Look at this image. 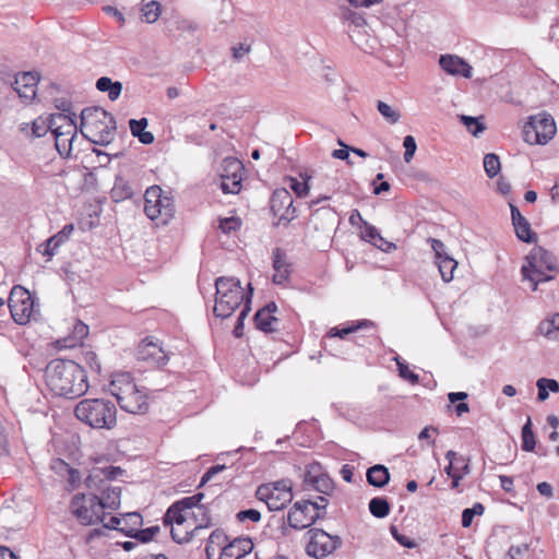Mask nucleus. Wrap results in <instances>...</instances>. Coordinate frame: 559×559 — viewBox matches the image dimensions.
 <instances>
[{
	"label": "nucleus",
	"mask_w": 559,
	"mask_h": 559,
	"mask_svg": "<svg viewBox=\"0 0 559 559\" xmlns=\"http://www.w3.org/2000/svg\"><path fill=\"white\" fill-rule=\"evenodd\" d=\"M53 128H55V126H52V115H51L48 120H45L41 118L34 120L33 124H32V133L34 136L40 138V136L45 135L48 131L52 132Z\"/></svg>",
	"instance_id": "nucleus-40"
},
{
	"label": "nucleus",
	"mask_w": 559,
	"mask_h": 559,
	"mask_svg": "<svg viewBox=\"0 0 559 559\" xmlns=\"http://www.w3.org/2000/svg\"><path fill=\"white\" fill-rule=\"evenodd\" d=\"M508 556L510 557V559H528L530 545L527 543L512 545L509 548Z\"/></svg>",
	"instance_id": "nucleus-48"
},
{
	"label": "nucleus",
	"mask_w": 559,
	"mask_h": 559,
	"mask_svg": "<svg viewBox=\"0 0 559 559\" xmlns=\"http://www.w3.org/2000/svg\"><path fill=\"white\" fill-rule=\"evenodd\" d=\"M72 231L73 225H66L58 234L48 238L44 243H40L37 251L50 259L55 255L57 249L69 239Z\"/></svg>",
	"instance_id": "nucleus-23"
},
{
	"label": "nucleus",
	"mask_w": 559,
	"mask_h": 559,
	"mask_svg": "<svg viewBox=\"0 0 559 559\" xmlns=\"http://www.w3.org/2000/svg\"><path fill=\"white\" fill-rule=\"evenodd\" d=\"M364 225H365V230L362 233L364 239L366 241L371 242L373 246L381 249L382 251L388 252V249L383 248L382 245L378 243V239H381V235H380L379 230L373 225H370L367 222H364Z\"/></svg>",
	"instance_id": "nucleus-43"
},
{
	"label": "nucleus",
	"mask_w": 559,
	"mask_h": 559,
	"mask_svg": "<svg viewBox=\"0 0 559 559\" xmlns=\"http://www.w3.org/2000/svg\"><path fill=\"white\" fill-rule=\"evenodd\" d=\"M227 538V535L222 530H215L211 533L205 547L207 559H217L221 549L226 545Z\"/></svg>",
	"instance_id": "nucleus-25"
},
{
	"label": "nucleus",
	"mask_w": 559,
	"mask_h": 559,
	"mask_svg": "<svg viewBox=\"0 0 559 559\" xmlns=\"http://www.w3.org/2000/svg\"><path fill=\"white\" fill-rule=\"evenodd\" d=\"M162 12V5L157 1H150L145 5H142V20L144 19L147 23H154L158 20Z\"/></svg>",
	"instance_id": "nucleus-37"
},
{
	"label": "nucleus",
	"mask_w": 559,
	"mask_h": 559,
	"mask_svg": "<svg viewBox=\"0 0 559 559\" xmlns=\"http://www.w3.org/2000/svg\"><path fill=\"white\" fill-rule=\"evenodd\" d=\"M272 266L274 275L272 281L276 285L284 284L288 281L292 273V264L288 262L286 253L281 248L272 251Z\"/></svg>",
	"instance_id": "nucleus-20"
},
{
	"label": "nucleus",
	"mask_w": 559,
	"mask_h": 559,
	"mask_svg": "<svg viewBox=\"0 0 559 559\" xmlns=\"http://www.w3.org/2000/svg\"><path fill=\"white\" fill-rule=\"evenodd\" d=\"M276 311L277 306L275 302H269L258 310L254 314L255 328L265 333L274 332L276 330L275 324L277 323V318L274 316Z\"/></svg>",
	"instance_id": "nucleus-22"
},
{
	"label": "nucleus",
	"mask_w": 559,
	"mask_h": 559,
	"mask_svg": "<svg viewBox=\"0 0 559 559\" xmlns=\"http://www.w3.org/2000/svg\"><path fill=\"white\" fill-rule=\"evenodd\" d=\"M311 481L313 488L323 495H329L334 489L333 480L326 475H319Z\"/></svg>",
	"instance_id": "nucleus-44"
},
{
	"label": "nucleus",
	"mask_w": 559,
	"mask_h": 559,
	"mask_svg": "<svg viewBox=\"0 0 559 559\" xmlns=\"http://www.w3.org/2000/svg\"><path fill=\"white\" fill-rule=\"evenodd\" d=\"M250 311V306L245 305L243 309L238 316L236 325L234 328L233 334L235 337H241L243 335V328H245V319L247 318L248 313Z\"/></svg>",
	"instance_id": "nucleus-51"
},
{
	"label": "nucleus",
	"mask_w": 559,
	"mask_h": 559,
	"mask_svg": "<svg viewBox=\"0 0 559 559\" xmlns=\"http://www.w3.org/2000/svg\"><path fill=\"white\" fill-rule=\"evenodd\" d=\"M431 248L436 253V260L443 259L444 255H449L445 252L444 243L439 239H431Z\"/></svg>",
	"instance_id": "nucleus-57"
},
{
	"label": "nucleus",
	"mask_w": 559,
	"mask_h": 559,
	"mask_svg": "<svg viewBox=\"0 0 559 559\" xmlns=\"http://www.w3.org/2000/svg\"><path fill=\"white\" fill-rule=\"evenodd\" d=\"M39 81V75L37 72H23L16 75L14 81V87H23L28 85V87H36Z\"/></svg>",
	"instance_id": "nucleus-42"
},
{
	"label": "nucleus",
	"mask_w": 559,
	"mask_h": 559,
	"mask_svg": "<svg viewBox=\"0 0 559 559\" xmlns=\"http://www.w3.org/2000/svg\"><path fill=\"white\" fill-rule=\"evenodd\" d=\"M484 506L481 503H475L473 508L464 509L462 512V526L469 527L475 515H481L484 513Z\"/></svg>",
	"instance_id": "nucleus-45"
},
{
	"label": "nucleus",
	"mask_w": 559,
	"mask_h": 559,
	"mask_svg": "<svg viewBox=\"0 0 559 559\" xmlns=\"http://www.w3.org/2000/svg\"><path fill=\"white\" fill-rule=\"evenodd\" d=\"M325 504L311 500L297 501L287 513L288 525L294 530H304L311 526L317 520L324 516Z\"/></svg>",
	"instance_id": "nucleus-12"
},
{
	"label": "nucleus",
	"mask_w": 559,
	"mask_h": 559,
	"mask_svg": "<svg viewBox=\"0 0 559 559\" xmlns=\"http://www.w3.org/2000/svg\"><path fill=\"white\" fill-rule=\"evenodd\" d=\"M374 328V323L370 320L364 319L356 322H350L344 328H332L326 336L329 337H340L344 338L346 335L354 333L358 330L372 329Z\"/></svg>",
	"instance_id": "nucleus-26"
},
{
	"label": "nucleus",
	"mask_w": 559,
	"mask_h": 559,
	"mask_svg": "<svg viewBox=\"0 0 559 559\" xmlns=\"http://www.w3.org/2000/svg\"><path fill=\"white\" fill-rule=\"evenodd\" d=\"M290 192L285 189H276L270 200L271 211L280 221L290 222L295 218L296 209Z\"/></svg>",
	"instance_id": "nucleus-17"
},
{
	"label": "nucleus",
	"mask_w": 559,
	"mask_h": 559,
	"mask_svg": "<svg viewBox=\"0 0 559 559\" xmlns=\"http://www.w3.org/2000/svg\"><path fill=\"white\" fill-rule=\"evenodd\" d=\"M190 520H192V526L198 533L200 530L212 526V518L206 506L200 502L193 507L190 511Z\"/></svg>",
	"instance_id": "nucleus-24"
},
{
	"label": "nucleus",
	"mask_w": 559,
	"mask_h": 559,
	"mask_svg": "<svg viewBox=\"0 0 559 559\" xmlns=\"http://www.w3.org/2000/svg\"><path fill=\"white\" fill-rule=\"evenodd\" d=\"M162 538L166 539V534L165 532L162 533L159 525L142 528V544H150L153 540L159 542Z\"/></svg>",
	"instance_id": "nucleus-41"
},
{
	"label": "nucleus",
	"mask_w": 559,
	"mask_h": 559,
	"mask_svg": "<svg viewBox=\"0 0 559 559\" xmlns=\"http://www.w3.org/2000/svg\"><path fill=\"white\" fill-rule=\"evenodd\" d=\"M9 455V440L4 433V427L0 424V457H8Z\"/></svg>",
	"instance_id": "nucleus-55"
},
{
	"label": "nucleus",
	"mask_w": 559,
	"mask_h": 559,
	"mask_svg": "<svg viewBox=\"0 0 559 559\" xmlns=\"http://www.w3.org/2000/svg\"><path fill=\"white\" fill-rule=\"evenodd\" d=\"M390 480L389 469L381 464L373 465L367 471V481L378 488L384 487Z\"/></svg>",
	"instance_id": "nucleus-27"
},
{
	"label": "nucleus",
	"mask_w": 559,
	"mask_h": 559,
	"mask_svg": "<svg viewBox=\"0 0 559 559\" xmlns=\"http://www.w3.org/2000/svg\"><path fill=\"white\" fill-rule=\"evenodd\" d=\"M557 128L552 116L546 111L531 116L523 127V139L530 145L548 143Z\"/></svg>",
	"instance_id": "nucleus-8"
},
{
	"label": "nucleus",
	"mask_w": 559,
	"mask_h": 559,
	"mask_svg": "<svg viewBox=\"0 0 559 559\" xmlns=\"http://www.w3.org/2000/svg\"><path fill=\"white\" fill-rule=\"evenodd\" d=\"M253 549V542L249 537H236L225 545L217 559H241Z\"/></svg>",
	"instance_id": "nucleus-19"
},
{
	"label": "nucleus",
	"mask_w": 559,
	"mask_h": 559,
	"mask_svg": "<svg viewBox=\"0 0 559 559\" xmlns=\"http://www.w3.org/2000/svg\"><path fill=\"white\" fill-rule=\"evenodd\" d=\"M168 528L173 540L178 544L189 543L197 535L195 528L189 521L185 525H169Z\"/></svg>",
	"instance_id": "nucleus-28"
},
{
	"label": "nucleus",
	"mask_w": 559,
	"mask_h": 559,
	"mask_svg": "<svg viewBox=\"0 0 559 559\" xmlns=\"http://www.w3.org/2000/svg\"><path fill=\"white\" fill-rule=\"evenodd\" d=\"M391 532L394 536V538L404 547H407V548H414L415 547V542L414 540H411L408 537L404 536V535H401L397 533V530L395 527H391Z\"/></svg>",
	"instance_id": "nucleus-60"
},
{
	"label": "nucleus",
	"mask_w": 559,
	"mask_h": 559,
	"mask_svg": "<svg viewBox=\"0 0 559 559\" xmlns=\"http://www.w3.org/2000/svg\"><path fill=\"white\" fill-rule=\"evenodd\" d=\"M289 188L299 197H306L309 191V186L306 181H299L295 178L290 179Z\"/></svg>",
	"instance_id": "nucleus-53"
},
{
	"label": "nucleus",
	"mask_w": 559,
	"mask_h": 559,
	"mask_svg": "<svg viewBox=\"0 0 559 559\" xmlns=\"http://www.w3.org/2000/svg\"><path fill=\"white\" fill-rule=\"evenodd\" d=\"M233 57L235 60L240 61L246 55L251 51L250 45L239 44L231 48Z\"/></svg>",
	"instance_id": "nucleus-56"
},
{
	"label": "nucleus",
	"mask_w": 559,
	"mask_h": 559,
	"mask_svg": "<svg viewBox=\"0 0 559 559\" xmlns=\"http://www.w3.org/2000/svg\"><path fill=\"white\" fill-rule=\"evenodd\" d=\"M133 195V187L130 181L122 176H117L111 189V198L115 202H120Z\"/></svg>",
	"instance_id": "nucleus-29"
},
{
	"label": "nucleus",
	"mask_w": 559,
	"mask_h": 559,
	"mask_svg": "<svg viewBox=\"0 0 559 559\" xmlns=\"http://www.w3.org/2000/svg\"><path fill=\"white\" fill-rule=\"evenodd\" d=\"M225 469V465H214L202 476L200 486L205 485L213 476Z\"/></svg>",
	"instance_id": "nucleus-58"
},
{
	"label": "nucleus",
	"mask_w": 559,
	"mask_h": 559,
	"mask_svg": "<svg viewBox=\"0 0 559 559\" xmlns=\"http://www.w3.org/2000/svg\"><path fill=\"white\" fill-rule=\"evenodd\" d=\"M55 146L60 156L70 157L78 127L73 117L64 114L52 115Z\"/></svg>",
	"instance_id": "nucleus-11"
},
{
	"label": "nucleus",
	"mask_w": 559,
	"mask_h": 559,
	"mask_svg": "<svg viewBox=\"0 0 559 559\" xmlns=\"http://www.w3.org/2000/svg\"><path fill=\"white\" fill-rule=\"evenodd\" d=\"M441 278L449 283L453 280V273L457 267V262L450 255H444L443 259L436 260Z\"/></svg>",
	"instance_id": "nucleus-31"
},
{
	"label": "nucleus",
	"mask_w": 559,
	"mask_h": 559,
	"mask_svg": "<svg viewBox=\"0 0 559 559\" xmlns=\"http://www.w3.org/2000/svg\"><path fill=\"white\" fill-rule=\"evenodd\" d=\"M516 237L526 243H532L536 240L537 236L532 230L531 224L526 218L513 225Z\"/></svg>",
	"instance_id": "nucleus-33"
},
{
	"label": "nucleus",
	"mask_w": 559,
	"mask_h": 559,
	"mask_svg": "<svg viewBox=\"0 0 559 559\" xmlns=\"http://www.w3.org/2000/svg\"><path fill=\"white\" fill-rule=\"evenodd\" d=\"M144 213L151 221L157 224H167L174 216V203L169 197L163 194L158 186H152L144 193Z\"/></svg>",
	"instance_id": "nucleus-9"
},
{
	"label": "nucleus",
	"mask_w": 559,
	"mask_h": 559,
	"mask_svg": "<svg viewBox=\"0 0 559 559\" xmlns=\"http://www.w3.org/2000/svg\"><path fill=\"white\" fill-rule=\"evenodd\" d=\"M255 497L263 501L270 511H280L293 500L292 483L287 479H282L262 484L258 487Z\"/></svg>",
	"instance_id": "nucleus-10"
},
{
	"label": "nucleus",
	"mask_w": 559,
	"mask_h": 559,
	"mask_svg": "<svg viewBox=\"0 0 559 559\" xmlns=\"http://www.w3.org/2000/svg\"><path fill=\"white\" fill-rule=\"evenodd\" d=\"M309 543L306 551L310 557L323 559L342 546V538L337 535H330L320 528H311Z\"/></svg>",
	"instance_id": "nucleus-14"
},
{
	"label": "nucleus",
	"mask_w": 559,
	"mask_h": 559,
	"mask_svg": "<svg viewBox=\"0 0 559 559\" xmlns=\"http://www.w3.org/2000/svg\"><path fill=\"white\" fill-rule=\"evenodd\" d=\"M103 11L106 14L111 15L112 17H115L120 23V25H122L124 23V16H123V14L117 8H115L112 5H105L103 8Z\"/></svg>",
	"instance_id": "nucleus-62"
},
{
	"label": "nucleus",
	"mask_w": 559,
	"mask_h": 559,
	"mask_svg": "<svg viewBox=\"0 0 559 559\" xmlns=\"http://www.w3.org/2000/svg\"><path fill=\"white\" fill-rule=\"evenodd\" d=\"M80 130L84 138L98 145L111 143L116 134V120L102 107L84 108L80 116Z\"/></svg>",
	"instance_id": "nucleus-5"
},
{
	"label": "nucleus",
	"mask_w": 559,
	"mask_h": 559,
	"mask_svg": "<svg viewBox=\"0 0 559 559\" xmlns=\"http://www.w3.org/2000/svg\"><path fill=\"white\" fill-rule=\"evenodd\" d=\"M440 67L451 75H461L466 79L472 76V67L462 58L453 55L440 57Z\"/></svg>",
	"instance_id": "nucleus-21"
},
{
	"label": "nucleus",
	"mask_w": 559,
	"mask_h": 559,
	"mask_svg": "<svg viewBox=\"0 0 559 559\" xmlns=\"http://www.w3.org/2000/svg\"><path fill=\"white\" fill-rule=\"evenodd\" d=\"M204 498V493L198 492L195 495L185 497L181 500L173 503L166 511L163 518L164 531H167L169 525H185L190 521V511Z\"/></svg>",
	"instance_id": "nucleus-15"
},
{
	"label": "nucleus",
	"mask_w": 559,
	"mask_h": 559,
	"mask_svg": "<svg viewBox=\"0 0 559 559\" xmlns=\"http://www.w3.org/2000/svg\"><path fill=\"white\" fill-rule=\"evenodd\" d=\"M75 417L95 429H111L117 421V411L110 401L104 399L82 400L74 408Z\"/></svg>",
	"instance_id": "nucleus-6"
},
{
	"label": "nucleus",
	"mask_w": 559,
	"mask_h": 559,
	"mask_svg": "<svg viewBox=\"0 0 559 559\" xmlns=\"http://www.w3.org/2000/svg\"><path fill=\"white\" fill-rule=\"evenodd\" d=\"M539 331L542 334L549 338L559 337V313H555L550 319L543 321L539 324Z\"/></svg>",
	"instance_id": "nucleus-34"
},
{
	"label": "nucleus",
	"mask_w": 559,
	"mask_h": 559,
	"mask_svg": "<svg viewBox=\"0 0 559 559\" xmlns=\"http://www.w3.org/2000/svg\"><path fill=\"white\" fill-rule=\"evenodd\" d=\"M243 164L235 157L224 158L221 173V189L224 193L236 194L241 190Z\"/></svg>",
	"instance_id": "nucleus-16"
},
{
	"label": "nucleus",
	"mask_w": 559,
	"mask_h": 559,
	"mask_svg": "<svg viewBox=\"0 0 559 559\" xmlns=\"http://www.w3.org/2000/svg\"><path fill=\"white\" fill-rule=\"evenodd\" d=\"M84 361L90 366V368L93 371L100 372V362L97 358V355L92 352L87 350L84 353Z\"/></svg>",
	"instance_id": "nucleus-54"
},
{
	"label": "nucleus",
	"mask_w": 559,
	"mask_h": 559,
	"mask_svg": "<svg viewBox=\"0 0 559 559\" xmlns=\"http://www.w3.org/2000/svg\"><path fill=\"white\" fill-rule=\"evenodd\" d=\"M59 464L63 465L66 467V469L68 471V474H69V483L72 485V486H76L78 483H80V472L78 469H74V468H71L67 463H64L63 461H59Z\"/></svg>",
	"instance_id": "nucleus-59"
},
{
	"label": "nucleus",
	"mask_w": 559,
	"mask_h": 559,
	"mask_svg": "<svg viewBox=\"0 0 559 559\" xmlns=\"http://www.w3.org/2000/svg\"><path fill=\"white\" fill-rule=\"evenodd\" d=\"M377 109L390 124L397 123L401 118V112L397 109L382 100L377 103Z\"/></svg>",
	"instance_id": "nucleus-36"
},
{
	"label": "nucleus",
	"mask_w": 559,
	"mask_h": 559,
	"mask_svg": "<svg viewBox=\"0 0 559 559\" xmlns=\"http://www.w3.org/2000/svg\"><path fill=\"white\" fill-rule=\"evenodd\" d=\"M96 88L99 92H107L108 98L114 102L119 98L122 91V84L119 81L114 82L108 76H102L96 81Z\"/></svg>",
	"instance_id": "nucleus-30"
},
{
	"label": "nucleus",
	"mask_w": 559,
	"mask_h": 559,
	"mask_svg": "<svg viewBox=\"0 0 559 559\" xmlns=\"http://www.w3.org/2000/svg\"><path fill=\"white\" fill-rule=\"evenodd\" d=\"M484 168L489 178L496 177L501 169V164L498 155L488 153L484 157Z\"/></svg>",
	"instance_id": "nucleus-38"
},
{
	"label": "nucleus",
	"mask_w": 559,
	"mask_h": 559,
	"mask_svg": "<svg viewBox=\"0 0 559 559\" xmlns=\"http://www.w3.org/2000/svg\"><path fill=\"white\" fill-rule=\"evenodd\" d=\"M168 361V355L162 347L160 343L153 337L142 340V364L147 368H160Z\"/></svg>",
	"instance_id": "nucleus-18"
},
{
	"label": "nucleus",
	"mask_w": 559,
	"mask_h": 559,
	"mask_svg": "<svg viewBox=\"0 0 559 559\" xmlns=\"http://www.w3.org/2000/svg\"><path fill=\"white\" fill-rule=\"evenodd\" d=\"M88 335V326L83 322H78L74 325L73 336L67 340V347H74L78 344L82 343L83 340Z\"/></svg>",
	"instance_id": "nucleus-39"
},
{
	"label": "nucleus",
	"mask_w": 559,
	"mask_h": 559,
	"mask_svg": "<svg viewBox=\"0 0 559 559\" xmlns=\"http://www.w3.org/2000/svg\"><path fill=\"white\" fill-rule=\"evenodd\" d=\"M236 518L240 522H246L248 520L251 522H259L261 520V513L255 509H247L239 511L236 514Z\"/></svg>",
	"instance_id": "nucleus-52"
},
{
	"label": "nucleus",
	"mask_w": 559,
	"mask_h": 559,
	"mask_svg": "<svg viewBox=\"0 0 559 559\" xmlns=\"http://www.w3.org/2000/svg\"><path fill=\"white\" fill-rule=\"evenodd\" d=\"M241 227V219L236 216L225 217L219 219L218 228L224 234H230Z\"/></svg>",
	"instance_id": "nucleus-47"
},
{
	"label": "nucleus",
	"mask_w": 559,
	"mask_h": 559,
	"mask_svg": "<svg viewBox=\"0 0 559 559\" xmlns=\"http://www.w3.org/2000/svg\"><path fill=\"white\" fill-rule=\"evenodd\" d=\"M20 97L25 99H33L36 95V87H28L25 85L23 87H14Z\"/></svg>",
	"instance_id": "nucleus-61"
},
{
	"label": "nucleus",
	"mask_w": 559,
	"mask_h": 559,
	"mask_svg": "<svg viewBox=\"0 0 559 559\" xmlns=\"http://www.w3.org/2000/svg\"><path fill=\"white\" fill-rule=\"evenodd\" d=\"M215 289L213 312L217 318H229L242 302L250 306L253 288L249 284V293L246 294L237 277H217L215 280Z\"/></svg>",
	"instance_id": "nucleus-3"
},
{
	"label": "nucleus",
	"mask_w": 559,
	"mask_h": 559,
	"mask_svg": "<svg viewBox=\"0 0 559 559\" xmlns=\"http://www.w3.org/2000/svg\"><path fill=\"white\" fill-rule=\"evenodd\" d=\"M557 272L556 257L539 246L530 251L521 266L522 281L528 282L533 292L537 290L539 284L552 281Z\"/></svg>",
	"instance_id": "nucleus-4"
},
{
	"label": "nucleus",
	"mask_w": 559,
	"mask_h": 559,
	"mask_svg": "<svg viewBox=\"0 0 559 559\" xmlns=\"http://www.w3.org/2000/svg\"><path fill=\"white\" fill-rule=\"evenodd\" d=\"M462 121L466 129L475 136L485 130V126L477 118L471 116H462Z\"/></svg>",
	"instance_id": "nucleus-49"
},
{
	"label": "nucleus",
	"mask_w": 559,
	"mask_h": 559,
	"mask_svg": "<svg viewBox=\"0 0 559 559\" xmlns=\"http://www.w3.org/2000/svg\"><path fill=\"white\" fill-rule=\"evenodd\" d=\"M338 144L343 146V148L334 150L332 156L338 159H347L349 157L350 147L344 145L342 141H338Z\"/></svg>",
	"instance_id": "nucleus-63"
},
{
	"label": "nucleus",
	"mask_w": 559,
	"mask_h": 559,
	"mask_svg": "<svg viewBox=\"0 0 559 559\" xmlns=\"http://www.w3.org/2000/svg\"><path fill=\"white\" fill-rule=\"evenodd\" d=\"M536 447L535 435L532 430V421L528 417L522 428V450L532 452Z\"/></svg>",
	"instance_id": "nucleus-35"
},
{
	"label": "nucleus",
	"mask_w": 559,
	"mask_h": 559,
	"mask_svg": "<svg viewBox=\"0 0 559 559\" xmlns=\"http://www.w3.org/2000/svg\"><path fill=\"white\" fill-rule=\"evenodd\" d=\"M142 559H169L164 552H156L152 549L142 550Z\"/></svg>",
	"instance_id": "nucleus-64"
},
{
	"label": "nucleus",
	"mask_w": 559,
	"mask_h": 559,
	"mask_svg": "<svg viewBox=\"0 0 559 559\" xmlns=\"http://www.w3.org/2000/svg\"><path fill=\"white\" fill-rule=\"evenodd\" d=\"M394 360L397 365L399 376L412 384H417L419 382V376L412 370H409L408 366L405 365L400 357H395Z\"/></svg>",
	"instance_id": "nucleus-46"
},
{
	"label": "nucleus",
	"mask_w": 559,
	"mask_h": 559,
	"mask_svg": "<svg viewBox=\"0 0 559 559\" xmlns=\"http://www.w3.org/2000/svg\"><path fill=\"white\" fill-rule=\"evenodd\" d=\"M48 388L58 396L76 399L88 390L84 369L73 360L53 359L45 370Z\"/></svg>",
	"instance_id": "nucleus-2"
},
{
	"label": "nucleus",
	"mask_w": 559,
	"mask_h": 559,
	"mask_svg": "<svg viewBox=\"0 0 559 559\" xmlns=\"http://www.w3.org/2000/svg\"><path fill=\"white\" fill-rule=\"evenodd\" d=\"M123 474L119 466L94 467L85 478L87 493H78L71 500V511L84 525L103 522L106 514L120 507L121 488L111 480Z\"/></svg>",
	"instance_id": "nucleus-1"
},
{
	"label": "nucleus",
	"mask_w": 559,
	"mask_h": 559,
	"mask_svg": "<svg viewBox=\"0 0 559 559\" xmlns=\"http://www.w3.org/2000/svg\"><path fill=\"white\" fill-rule=\"evenodd\" d=\"M403 146L405 148L404 160L406 163H409L413 159L415 152L417 150L415 138L412 135H406L403 140Z\"/></svg>",
	"instance_id": "nucleus-50"
},
{
	"label": "nucleus",
	"mask_w": 559,
	"mask_h": 559,
	"mask_svg": "<svg viewBox=\"0 0 559 559\" xmlns=\"http://www.w3.org/2000/svg\"><path fill=\"white\" fill-rule=\"evenodd\" d=\"M370 513L378 519H383L390 513V503L386 498L374 497L369 501Z\"/></svg>",
	"instance_id": "nucleus-32"
},
{
	"label": "nucleus",
	"mask_w": 559,
	"mask_h": 559,
	"mask_svg": "<svg viewBox=\"0 0 559 559\" xmlns=\"http://www.w3.org/2000/svg\"><path fill=\"white\" fill-rule=\"evenodd\" d=\"M8 306L13 321L21 325L28 323L35 313V302L31 293L20 285L11 289Z\"/></svg>",
	"instance_id": "nucleus-13"
},
{
	"label": "nucleus",
	"mask_w": 559,
	"mask_h": 559,
	"mask_svg": "<svg viewBox=\"0 0 559 559\" xmlns=\"http://www.w3.org/2000/svg\"><path fill=\"white\" fill-rule=\"evenodd\" d=\"M110 392L116 396L120 408L130 414L140 411V390L129 372H118L110 382Z\"/></svg>",
	"instance_id": "nucleus-7"
}]
</instances>
